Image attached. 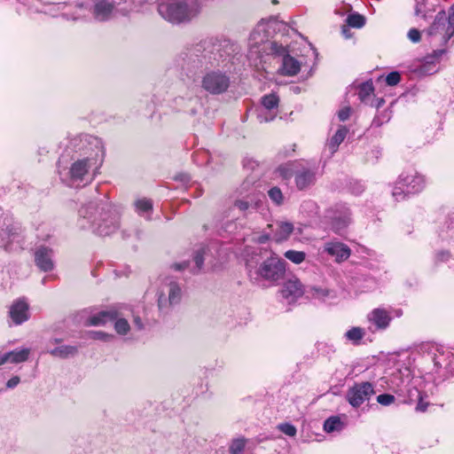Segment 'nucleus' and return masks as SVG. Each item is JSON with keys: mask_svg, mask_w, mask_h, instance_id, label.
Masks as SVG:
<instances>
[{"mask_svg": "<svg viewBox=\"0 0 454 454\" xmlns=\"http://www.w3.org/2000/svg\"><path fill=\"white\" fill-rule=\"evenodd\" d=\"M79 215L88 223H82L81 226L91 227L98 235H111L119 228L120 212L108 201L90 202L79 210Z\"/></svg>", "mask_w": 454, "mask_h": 454, "instance_id": "1", "label": "nucleus"}, {"mask_svg": "<svg viewBox=\"0 0 454 454\" xmlns=\"http://www.w3.org/2000/svg\"><path fill=\"white\" fill-rule=\"evenodd\" d=\"M158 12L174 25L188 22L194 19L203 6L204 0H155Z\"/></svg>", "mask_w": 454, "mask_h": 454, "instance_id": "2", "label": "nucleus"}, {"mask_svg": "<svg viewBox=\"0 0 454 454\" xmlns=\"http://www.w3.org/2000/svg\"><path fill=\"white\" fill-rule=\"evenodd\" d=\"M70 145L75 152H80L85 155V159L94 161V163H102L105 157L104 145L101 139L91 135H79L74 137Z\"/></svg>", "mask_w": 454, "mask_h": 454, "instance_id": "3", "label": "nucleus"}, {"mask_svg": "<svg viewBox=\"0 0 454 454\" xmlns=\"http://www.w3.org/2000/svg\"><path fill=\"white\" fill-rule=\"evenodd\" d=\"M100 165L101 163H94V161L82 158L75 160L69 170H59V173L60 179L68 186L78 187L82 185V183L86 184L90 181L93 175L90 176V169L92 168V167L97 168Z\"/></svg>", "mask_w": 454, "mask_h": 454, "instance_id": "4", "label": "nucleus"}, {"mask_svg": "<svg viewBox=\"0 0 454 454\" xmlns=\"http://www.w3.org/2000/svg\"><path fill=\"white\" fill-rule=\"evenodd\" d=\"M247 268L251 278L258 280L260 278L270 282L280 279L285 273V262L278 256H270L263 261L258 269L253 270L251 262H247Z\"/></svg>", "mask_w": 454, "mask_h": 454, "instance_id": "5", "label": "nucleus"}, {"mask_svg": "<svg viewBox=\"0 0 454 454\" xmlns=\"http://www.w3.org/2000/svg\"><path fill=\"white\" fill-rule=\"evenodd\" d=\"M182 287L177 281L168 278L162 281L158 291V307L162 313H168L173 306L180 303Z\"/></svg>", "mask_w": 454, "mask_h": 454, "instance_id": "6", "label": "nucleus"}, {"mask_svg": "<svg viewBox=\"0 0 454 454\" xmlns=\"http://www.w3.org/2000/svg\"><path fill=\"white\" fill-rule=\"evenodd\" d=\"M424 380L421 377H412L403 387H399L397 393L405 397L404 402L410 404L416 403L415 410L423 412L429 403L425 401L427 397L424 392Z\"/></svg>", "mask_w": 454, "mask_h": 454, "instance_id": "7", "label": "nucleus"}, {"mask_svg": "<svg viewBox=\"0 0 454 454\" xmlns=\"http://www.w3.org/2000/svg\"><path fill=\"white\" fill-rule=\"evenodd\" d=\"M230 77L220 71H211L202 79V88L210 94L218 95L225 92L230 86Z\"/></svg>", "mask_w": 454, "mask_h": 454, "instance_id": "8", "label": "nucleus"}, {"mask_svg": "<svg viewBox=\"0 0 454 454\" xmlns=\"http://www.w3.org/2000/svg\"><path fill=\"white\" fill-rule=\"evenodd\" d=\"M250 183L244 182L237 192L240 198L234 200L233 206L245 212L249 208H258L262 203L261 194L255 191H249Z\"/></svg>", "mask_w": 454, "mask_h": 454, "instance_id": "9", "label": "nucleus"}, {"mask_svg": "<svg viewBox=\"0 0 454 454\" xmlns=\"http://www.w3.org/2000/svg\"><path fill=\"white\" fill-rule=\"evenodd\" d=\"M269 49L272 54L282 57L281 74L294 76L299 73L301 70L300 62L288 54L286 47L276 42H270Z\"/></svg>", "mask_w": 454, "mask_h": 454, "instance_id": "10", "label": "nucleus"}, {"mask_svg": "<svg viewBox=\"0 0 454 454\" xmlns=\"http://www.w3.org/2000/svg\"><path fill=\"white\" fill-rule=\"evenodd\" d=\"M374 394V387L372 383L367 381L360 382L354 384L348 388L346 399L352 407L358 408Z\"/></svg>", "mask_w": 454, "mask_h": 454, "instance_id": "11", "label": "nucleus"}, {"mask_svg": "<svg viewBox=\"0 0 454 454\" xmlns=\"http://www.w3.org/2000/svg\"><path fill=\"white\" fill-rule=\"evenodd\" d=\"M318 166L315 163L300 164L295 171V184L299 190H305L316 183Z\"/></svg>", "mask_w": 454, "mask_h": 454, "instance_id": "12", "label": "nucleus"}, {"mask_svg": "<svg viewBox=\"0 0 454 454\" xmlns=\"http://www.w3.org/2000/svg\"><path fill=\"white\" fill-rule=\"evenodd\" d=\"M369 330L372 333L386 330L392 320L390 312L382 308H376L367 315Z\"/></svg>", "mask_w": 454, "mask_h": 454, "instance_id": "13", "label": "nucleus"}, {"mask_svg": "<svg viewBox=\"0 0 454 454\" xmlns=\"http://www.w3.org/2000/svg\"><path fill=\"white\" fill-rule=\"evenodd\" d=\"M399 184L405 186L408 193H417L421 192L425 187L424 176L414 169L403 172L399 177Z\"/></svg>", "mask_w": 454, "mask_h": 454, "instance_id": "14", "label": "nucleus"}, {"mask_svg": "<svg viewBox=\"0 0 454 454\" xmlns=\"http://www.w3.org/2000/svg\"><path fill=\"white\" fill-rule=\"evenodd\" d=\"M278 97L275 94L265 95L262 98V108L258 114L260 122L273 121L278 114Z\"/></svg>", "mask_w": 454, "mask_h": 454, "instance_id": "15", "label": "nucleus"}, {"mask_svg": "<svg viewBox=\"0 0 454 454\" xmlns=\"http://www.w3.org/2000/svg\"><path fill=\"white\" fill-rule=\"evenodd\" d=\"M132 0H96L93 5V16L98 20H106L111 19L114 13V5L121 4V3H129Z\"/></svg>", "mask_w": 454, "mask_h": 454, "instance_id": "16", "label": "nucleus"}, {"mask_svg": "<svg viewBox=\"0 0 454 454\" xmlns=\"http://www.w3.org/2000/svg\"><path fill=\"white\" fill-rule=\"evenodd\" d=\"M9 316L15 325H21L29 318V305L25 298H20L10 307Z\"/></svg>", "mask_w": 454, "mask_h": 454, "instance_id": "17", "label": "nucleus"}, {"mask_svg": "<svg viewBox=\"0 0 454 454\" xmlns=\"http://www.w3.org/2000/svg\"><path fill=\"white\" fill-rule=\"evenodd\" d=\"M324 252L334 257L336 262H342L348 259L351 254L350 248L344 243L339 241H329L324 245Z\"/></svg>", "mask_w": 454, "mask_h": 454, "instance_id": "18", "label": "nucleus"}, {"mask_svg": "<svg viewBox=\"0 0 454 454\" xmlns=\"http://www.w3.org/2000/svg\"><path fill=\"white\" fill-rule=\"evenodd\" d=\"M304 288L301 281L297 278L287 280L282 288V296L287 302L291 303L295 301L298 298L301 297L304 294Z\"/></svg>", "mask_w": 454, "mask_h": 454, "instance_id": "19", "label": "nucleus"}, {"mask_svg": "<svg viewBox=\"0 0 454 454\" xmlns=\"http://www.w3.org/2000/svg\"><path fill=\"white\" fill-rule=\"evenodd\" d=\"M53 251L46 247H40L35 253L36 266L43 271H51L54 268Z\"/></svg>", "mask_w": 454, "mask_h": 454, "instance_id": "20", "label": "nucleus"}, {"mask_svg": "<svg viewBox=\"0 0 454 454\" xmlns=\"http://www.w3.org/2000/svg\"><path fill=\"white\" fill-rule=\"evenodd\" d=\"M268 228L271 230L272 239L277 242L287 239L294 231V224L289 222H277L274 224H269Z\"/></svg>", "mask_w": 454, "mask_h": 454, "instance_id": "21", "label": "nucleus"}, {"mask_svg": "<svg viewBox=\"0 0 454 454\" xmlns=\"http://www.w3.org/2000/svg\"><path fill=\"white\" fill-rule=\"evenodd\" d=\"M445 53V50L434 51L431 55L425 58L424 64L419 68L421 74H431L436 71L435 64L439 61L441 57Z\"/></svg>", "mask_w": 454, "mask_h": 454, "instance_id": "22", "label": "nucleus"}, {"mask_svg": "<svg viewBox=\"0 0 454 454\" xmlns=\"http://www.w3.org/2000/svg\"><path fill=\"white\" fill-rule=\"evenodd\" d=\"M350 223V214L348 208H344L340 214H335L332 217V229L338 234H342L345 229Z\"/></svg>", "mask_w": 454, "mask_h": 454, "instance_id": "23", "label": "nucleus"}, {"mask_svg": "<svg viewBox=\"0 0 454 454\" xmlns=\"http://www.w3.org/2000/svg\"><path fill=\"white\" fill-rule=\"evenodd\" d=\"M30 354L29 348H22L20 350H13L0 356V365L11 362L12 364H19L27 360Z\"/></svg>", "mask_w": 454, "mask_h": 454, "instance_id": "24", "label": "nucleus"}, {"mask_svg": "<svg viewBox=\"0 0 454 454\" xmlns=\"http://www.w3.org/2000/svg\"><path fill=\"white\" fill-rule=\"evenodd\" d=\"M450 358L454 359V355L451 352H439L433 357L434 366L436 368H445L448 372H451L453 367L451 365Z\"/></svg>", "mask_w": 454, "mask_h": 454, "instance_id": "25", "label": "nucleus"}, {"mask_svg": "<svg viewBox=\"0 0 454 454\" xmlns=\"http://www.w3.org/2000/svg\"><path fill=\"white\" fill-rule=\"evenodd\" d=\"M116 317L117 313L115 311H101L97 315L90 317L87 324L89 325H101L116 319Z\"/></svg>", "mask_w": 454, "mask_h": 454, "instance_id": "26", "label": "nucleus"}, {"mask_svg": "<svg viewBox=\"0 0 454 454\" xmlns=\"http://www.w3.org/2000/svg\"><path fill=\"white\" fill-rule=\"evenodd\" d=\"M427 35L431 37V43L436 45H443L451 38L453 33H449V30H427Z\"/></svg>", "mask_w": 454, "mask_h": 454, "instance_id": "27", "label": "nucleus"}, {"mask_svg": "<svg viewBox=\"0 0 454 454\" xmlns=\"http://www.w3.org/2000/svg\"><path fill=\"white\" fill-rule=\"evenodd\" d=\"M345 427L344 421L339 416H332L324 423L326 433L340 432Z\"/></svg>", "mask_w": 454, "mask_h": 454, "instance_id": "28", "label": "nucleus"}, {"mask_svg": "<svg viewBox=\"0 0 454 454\" xmlns=\"http://www.w3.org/2000/svg\"><path fill=\"white\" fill-rule=\"evenodd\" d=\"M136 210L138 215L144 216L147 220L151 219V214L153 211V203L150 200L140 199L135 202Z\"/></svg>", "mask_w": 454, "mask_h": 454, "instance_id": "29", "label": "nucleus"}, {"mask_svg": "<svg viewBox=\"0 0 454 454\" xmlns=\"http://www.w3.org/2000/svg\"><path fill=\"white\" fill-rule=\"evenodd\" d=\"M257 25L264 28H285L288 26L284 20H280L278 16L262 18Z\"/></svg>", "mask_w": 454, "mask_h": 454, "instance_id": "30", "label": "nucleus"}, {"mask_svg": "<svg viewBox=\"0 0 454 454\" xmlns=\"http://www.w3.org/2000/svg\"><path fill=\"white\" fill-rule=\"evenodd\" d=\"M77 350L75 346L63 345L49 350V353L56 357L67 358L74 356Z\"/></svg>", "mask_w": 454, "mask_h": 454, "instance_id": "31", "label": "nucleus"}, {"mask_svg": "<svg viewBox=\"0 0 454 454\" xmlns=\"http://www.w3.org/2000/svg\"><path fill=\"white\" fill-rule=\"evenodd\" d=\"M348 130L346 127L341 126L332 137L331 142L328 145L331 153H334L337 151L338 146L345 139Z\"/></svg>", "mask_w": 454, "mask_h": 454, "instance_id": "32", "label": "nucleus"}, {"mask_svg": "<svg viewBox=\"0 0 454 454\" xmlns=\"http://www.w3.org/2000/svg\"><path fill=\"white\" fill-rule=\"evenodd\" d=\"M447 20L448 27L454 28V4L450 6L448 12V17L445 12H440L435 17V25L444 26V21Z\"/></svg>", "mask_w": 454, "mask_h": 454, "instance_id": "33", "label": "nucleus"}, {"mask_svg": "<svg viewBox=\"0 0 454 454\" xmlns=\"http://www.w3.org/2000/svg\"><path fill=\"white\" fill-rule=\"evenodd\" d=\"M365 17L357 12L348 15L346 19L347 25L353 28H361L365 25Z\"/></svg>", "mask_w": 454, "mask_h": 454, "instance_id": "34", "label": "nucleus"}, {"mask_svg": "<svg viewBox=\"0 0 454 454\" xmlns=\"http://www.w3.org/2000/svg\"><path fill=\"white\" fill-rule=\"evenodd\" d=\"M16 239V233L9 230L7 225L5 230L0 231V247L8 248L9 245Z\"/></svg>", "mask_w": 454, "mask_h": 454, "instance_id": "35", "label": "nucleus"}, {"mask_svg": "<svg viewBox=\"0 0 454 454\" xmlns=\"http://www.w3.org/2000/svg\"><path fill=\"white\" fill-rule=\"evenodd\" d=\"M297 168H299V167L297 166V163L289 162V163L280 165L278 168V171L279 172L280 176L283 178L288 179L294 175V173L295 174V171Z\"/></svg>", "mask_w": 454, "mask_h": 454, "instance_id": "36", "label": "nucleus"}, {"mask_svg": "<svg viewBox=\"0 0 454 454\" xmlns=\"http://www.w3.org/2000/svg\"><path fill=\"white\" fill-rule=\"evenodd\" d=\"M364 336V331L361 327H352L345 333V337L354 344L359 343Z\"/></svg>", "mask_w": 454, "mask_h": 454, "instance_id": "37", "label": "nucleus"}, {"mask_svg": "<svg viewBox=\"0 0 454 454\" xmlns=\"http://www.w3.org/2000/svg\"><path fill=\"white\" fill-rule=\"evenodd\" d=\"M373 85L371 82H364L358 90V97L362 102H366L367 98L373 93Z\"/></svg>", "mask_w": 454, "mask_h": 454, "instance_id": "38", "label": "nucleus"}, {"mask_svg": "<svg viewBox=\"0 0 454 454\" xmlns=\"http://www.w3.org/2000/svg\"><path fill=\"white\" fill-rule=\"evenodd\" d=\"M285 257L294 263L300 264L305 260L306 254L302 251L288 250L285 253Z\"/></svg>", "mask_w": 454, "mask_h": 454, "instance_id": "39", "label": "nucleus"}, {"mask_svg": "<svg viewBox=\"0 0 454 454\" xmlns=\"http://www.w3.org/2000/svg\"><path fill=\"white\" fill-rule=\"evenodd\" d=\"M408 192L405 191V186L399 184V179L396 181L395 187L392 192L393 198L397 200H403L407 195H409Z\"/></svg>", "mask_w": 454, "mask_h": 454, "instance_id": "40", "label": "nucleus"}, {"mask_svg": "<svg viewBox=\"0 0 454 454\" xmlns=\"http://www.w3.org/2000/svg\"><path fill=\"white\" fill-rule=\"evenodd\" d=\"M204 254L205 250L201 249L198 251L193 258L194 266L192 268V272L196 274L200 272V270L202 268L203 262H204Z\"/></svg>", "mask_w": 454, "mask_h": 454, "instance_id": "41", "label": "nucleus"}, {"mask_svg": "<svg viewBox=\"0 0 454 454\" xmlns=\"http://www.w3.org/2000/svg\"><path fill=\"white\" fill-rule=\"evenodd\" d=\"M268 195L276 205H281L283 203L284 196L279 188L272 187L269 190Z\"/></svg>", "mask_w": 454, "mask_h": 454, "instance_id": "42", "label": "nucleus"}, {"mask_svg": "<svg viewBox=\"0 0 454 454\" xmlns=\"http://www.w3.org/2000/svg\"><path fill=\"white\" fill-rule=\"evenodd\" d=\"M246 446L245 439H236L232 441L230 446L231 454H243Z\"/></svg>", "mask_w": 454, "mask_h": 454, "instance_id": "43", "label": "nucleus"}, {"mask_svg": "<svg viewBox=\"0 0 454 454\" xmlns=\"http://www.w3.org/2000/svg\"><path fill=\"white\" fill-rule=\"evenodd\" d=\"M114 329L119 334H126L129 331V325L126 319L119 318L115 319Z\"/></svg>", "mask_w": 454, "mask_h": 454, "instance_id": "44", "label": "nucleus"}, {"mask_svg": "<svg viewBox=\"0 0 454 454\" xmlns=\"http://www.w3.org/2000/svg\"><path fill=\"white\" fill-rule=\"evenodd\" d=\"M278 429L288 436H294L296 434V427L289 423H283L278 425Z\"/></svg>", "mask_w": 454, "mask_h": 454, "instance_id": "45", "label": "nucleus"}, {"mask_svg": "<svg viewBox=\"0 0 454 454\" xmlns=\"http://www.w3.org/2000/svg\"><path fill=\"white\" fill-rule=\"evenodd\" d=\"M90 335L94 340H104V341H109V340H113L114 338V335L106 333L101 332V331L90 332Z\"/></svg>", "mask_w": 454, "mask_h": 454, "instance_id": "46", "label": "nucleus"}, {"mask_svg": "<svg viewBox=\"0 0 454 454\" xmlns=\"http://www.w3.org/2000/svg\"><path fill=\"white\" fill-rule=\"evenodd\" d=\"M395 396L390 394H381L377 396V402L384 406L392 404L395 402Z\"/></svg>", "mask_w": 454, "mask_h": 454, "instance_id": "47", "label": "nucleus"}, {"mask_svg": "<svg viewBox=\"0 0 454 454\" xmlns=\"http://www.w3.org/2000/svg\"><path fill=\"white\" fill-rule=\"evenodd\" d=\"M401 80V74L395 71V72H391L390 74H388L386 77V83L388 85V86H395L396 84L399 83Z\"/></svg>", "mask_w": 454, "mask_h": 454, "instance_id": "48", "label": "nucleus"}, {"mask_svg": "<svg viewBox=\"0 0 454 454\" xmlns=\"http://www.w3.org/2000/svg\"><path fill=\"white\" fill-rule=\"evenodd\" d=\"M407 37L412 43H419L422 37V34L420 30H409Z\"/></svg>", "mask_w": 454, "mask_h": 454, "instance_id": "49", "label": "nucleus"}, {"mask_svg": "<svg viewBox=\"0 0 454 454\" xmlns=\"http://www.w3.org/2000/svg\"><path fill=\"white\" fill-rule=\"evenodd\" d=\"M312 296L317 299H323L328 295V291L319 287L311 288Z\"/></svg>", "mask_w": 454, "mask_h": 454, "instance_id": "50", "label": "nucleus"}, {"mask_svg": "<svg viewBox=\"0 0 454 454\" xmlns=\"http://www.w3.org/2000/svg\"><path fill=\"white\" fill-rule=\"evenodd\" d=\"M451 257V254L448 251L438 252L435 255L436 262H448Z\"/></svg>", "mask_w": 454, "mask_h": 454, "instance_id": "51", "label": "nucleus"}, {"mask_svg": "<svg viewBox=\"0 0 454 454\" xmlns=\"http://www.w3.org/2000/svg\"><path fill=\"white\" fill-rule=\"evenodd\" d=\"M20 381V377L18 376H13L6 383V387L8 388H14L15 387H17L19 385Z\"/></svg>", "mask_w": 454, "mask_h": 454, "instance_id": "52", "label": "nucleus"}, {"mask_svg": "<svg viewBox=\"0 0 454 454\" xmlns=\"http://www.w3.org/2000/svg\"><path fill=\"white\" fill-rule=\"evenodd\" d=\"M350 109L348 107L341 109L339 114V119L340 121H346L349 117Z\"/></svg>", "mask_w": 454, "mask_h": 454, "instance_id": "53", "label": "nucleus"}, {"mask_svg": "<svg viewBox=\"0 0 454 454\" xmlns=\"http://www.w3.org/2000/svg\"><path fill=\"white\" fill-rule=\"evenodd\" d=\"M188 267V263L186 262H184L182 263H175L173 265V268L176 270H183Z\"/></svg>", "mask_w": 454, "mask_h": 454, "instance_id": "54", "label": "nucleus"}, {"mask_svg": "<svg viewBox=\"0 0 454 454\" xmlns=\"http://www.w3.org/2000/svg\"><path fill=\"white\" fill-rule=\"evenodd\" d=\"M341 35L344 39H351L354 35L352 30H341Z\"/></svg>", "mask_w": 454, "mask_h": 454, "instance_id": "55", "label": "nucleus"}, {"mask_svg": "<svg viewBox=\"0 0 454 454\" xmlns=\"http://www.w3.org/2000/svg\"><path fill=\"white\" fill-rule=\"evenodd\" d=\"M268 239H269V235L268 234L261 235V236H259L256 239L257 242L260 243V244L265 243Z\"/></svg>", "mask_w": 454, "mask_h": 454, "instance_id": "56", "label": "nucleus"}, {"mask_svg": "<svg viewBox=\"0 0 454 454\" xmlns=\"http://www.w3.org/2000/svg\"><path fill=\"white\" fill-rule=\"evenodd\" d=\"M134 324L136 325L138 330H141L143 328V323L138 317H135Z\"/></svg>", "mask_w": 454, "mask_h": 454, "instance_id": "57", "label": "nucleus"}, {"mask_svg": "<svg viewBox=\"0 0 454 454\" xmlns=\"http://www.w3.org/2000/svg\"><path fill=\"white\" fill-rule=\"evenodd\" d=\"M424 12H425V10H424L422 4L418 2L417 6H416V13L419 15V14H424Z\"/></svg>", "mask_w": 454, "mask_h": 454, "instance_id": "58", "label": "nucleus"}, {"mask_svg": "<svg viewBox=\"0 0 454 454\" xmlns=\"http://www.w3.org/2000/svg\"><path fill=\"white\" fill-rule=\"evenodd\" d=\"M12 232H15L17 234L16 231H13V228L11 229ZM14 231H17V228H14Z\"/></svg>", "mask_w": 454, "mask_h": 454, "instance_id": "59", "label": "nucleus"}]
</instances>
